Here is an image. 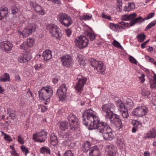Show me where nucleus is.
<instances>
[{"instance_id":"58","label":"nucleus","mask_w":156,"mask_h":156,"mask_svg":"<svg viewBox=\"0 0 156 156\" xmlns=\"http://www.w3.org/2000/svg\"><path fill=\"white\" fill-rule=\"evenodd\" d=\"M117 6L119 7V8H122V0H117Z\"/></svg>"},{"instance_id":"33","label":"nucleus","mask_w":156,"mask_h":156,"mask_svg":"<svg viewBox=\"0 0 156 156\" xmlns=\"http://www.w3.org/2000/svg\"><path fill=\"white\" fill-rule=\"evenodd\" d=\"M121 112L122 115L124 119V120H126V121L128 120L127 118L129 117V115L128 113V109L127 108L125 109L120 111Z\"/></svg>"},{"instance_id":"60","label":"nucleus","mask_w":156,"mask_h":156,"mask_svg":"<svg viewBox=\"0 0 156 156\" xmlns=\"http://www.w3.org/2000/svg\"><path fill=\"white\" fill-rule=\"evenodd\" d=\"M144 77V76L143 74H142L140 76H139L138 77L139 78L142 83H143L145 81Z\"/></svg>"},{"instance_id":"41","label":"nucleus","mask_w":156,"mask_h":156,"mask_svg":"<svg viewBox=\"0 0 156 156\" xmlns=\"http://www.w3.org/2000/svg\"><path fill=\"white\" fill-rule=\"evenodd\" d=\"M92 15L91 14H87L86 15H84L82 16L81 19L82 20H89L92 18Z\"/></svg>"},{"instance_id":"23","label":"nucleus","mask_w":156,"mask_h":156,"mask_svg":"<svg viewBox=\"0 0 156 156\" xmlns=\"http://www.w3.org/2000/svg\"><path fill=\"white\" fill-rule=\"evenodd\" d=\"M73 23L72 19L70 16L68 15L61 24L66 27H68L72 25Z\"/></svg>"},{"instance_id":"55","label":"nucleus","mask_w":156,"mask_h":156,"mask_svg":"<svg viewBox=\"0 0 156 156\" xmlns=\"http://www.w3.org/2000/svg\"><path fill=\"white\" fill-rule=\"evenodd\" d=\"M18 142L21 144H23L24 143V140L23 138L20 135L18 136Z\"/></svg>"},{"instance_id":"12","label":"nucleus","mask_w":156,"mask_h":156,"mask_svg":"<svg viewBox=\"0 0 156 156\" xmlns=\"http://www.w3.org/2000/svg\"><path fill=\"white\" fill-rule=\"evenodd\" d=\"M47 134L46 132L41 130L34 133L33 135V140L35 141L41 143L44 142L47 138Z\"/></svg>"},{"instance_id":"7","label":"nucleus","mask_w":156,"mask_h":156,"mask_svg":"<svg viewBox=\"0 0 156 156\" xmlns=\"http://www.w3.org/2000/svg\"><path fill=\"white\" fill-rule=\"evenodd\" d=\"M47 29L51 34L52 37H55L57 39H59L62 36L60 29L54 24H48Z\"/></svg>"},{"instance_id":"16","label":"nucleus","mask_w":156,"mask_h":156,"mask_svg":"<svg viewBox=\"0 0 156 156\" xmlns=\"http://www.w3.org/2000/svg\"><path fill=\"white\" fill-rule=\"evenodd\" d=\"M35 41L34 39L30 38L24 42L20 46V48L21 49L26 50L32 47L34 45Z\"/></svg>"},{"instance_id":"51","label":"nucleus","mask_w":156,"mask_h":156,"mask_svg":"<svg viewBox=\"0 0 156 156\" xmlns=\"http://www.w3.org/2000/svg\"><path fill=\"white\" fill-rule=\"evenodd\" d=\"M101 17L105 19H106L110 20H111V17L108 15H106L103 13H102L101 14Z\"/></svg>"},{"instance_id":"14","label":"nucleus","mask_w":156,"mask_h":156,"mask_svg":"<svg viewBox=\"0 0 156 156\" xmlns=\"http://www.w3.org/2000/svg\"><path fill=\"white\" fill-rule=\"evenodd\" d=\"M148 111V108L145 105L139 106L134 110L133 114L136 116L142 117L145 116Z\"/></svg>"},{"instance_id":"52","label":"nucleus","mask_w":156,"mask_h":156,"mask_svg":"<svg viewBox=\"0 0 156 156\" xmlns=\"http://www.w3.org/2000/svg\"><path fill=\"white\" fill-rule=\"evenodd\" d=\"M129 61L133 63L136 64L138 62L136 59L132 56H129Z\"/></svg>"},{"instance_id":"9","label":"nucleus","mask_w":156,"mask_h":156,"mask_svg":"<svg viewBox=\"0 0 156 156\" xmlns=\"http://www.w3.org/2000/svg\"><path fill=\"white\" fill-rule=\"evenodd\" d=\"M67 119L70 125V129L73 131L77 129L79 127V119L76 116L70 114L67 117Z\"/></svg>"},{"instance_id":"48","label":"nucleus","mask_w":156,"mask_h":156,"mask_svg":"<svg viewBox=\"0 0 156 156\" xmlns=\"http://www.w3.org/2000/svg\"><path fill=\"white\" fill-rule=\"evenodd\" d=\"M63 156H74V154L71 150H69L65 152Z\"/></svg>"},{"instance_id":"61","label":"nucleus","mask_w":156,"mask_h":156,"mask_svg":"<svg viewBox=\"0 0 156 156\" xmlns=\"http://www.w3.org/2000/svg\"><path fill=\"white\" fill-rule=\"evenodd\" d=\"M115 24L112 23H110L108 24L109 27L111 30H112L114 28V26H115Z\"/></svg>"},{"instance_id":"62","label":"nucleus","mask_w":156,"mask_h":156,"mask_svg":"<svg viewBox=\"0 0 156 156\" xmlns=\"http://www.w3.org/2000/svg\"><path fill=\"white\" fill-rule=\"evenodd\" d=\"M10 153L12 156H19L18 154L16 152V150L10 151Z\"/></svg>"},{"instance_id":"26","label":"nucleus","mask_w":156,"mask_h":156,"mask_svg":"<svg viewBox=\"0 0 156 156\" xmlns=\"http://www.w3.org/2000/svg\"><path fill=\"white\" fill-rule=\"evenodd\" d=\"M68 16L66 13H60L57 15V19L61 24Z\"/></svg>"},{"instance_id":"50","label":"nucleus","mask_w":156,"mask_h":156,"mask_svg":"<svg viewBox=\"0 0 156 156\" xmlns=\"http://www.w3.org/2000/svg\"><path fill=\"white\" fill-rule=\"evenodd\" d=\"M154 13H149L146 17L145 19H144L142 20L140 22V23H142L144 21V20H148L150 19L154 16Z\"/></svg>"},{"instance_id":"20","label":"nucleus","mask_w":156,"mask_h":156,"mask_svg":"<svg viewBox=\"0 0 156 156\" xmlns=\"http://www.w3.org/2000/svg\"><path fill=\"white\" fill-rule=\"evenodd\" d=\"M156 137V129L154 128H152L150 129L145 134V139L155 138Z\"/></svg>"},{"instance_id":"39","label":"nucleus","mask_w":156,"mask_h":156,"mask_svg":"<svg viewBox=\"0 0 156 156\" xmlns=\"http://www.w3.org/2000/svg\"><path fill=\"white\" fill-rule=\"evenodd\" d=\"M83 59V56L81 55L78 56L77 60L81 66H84L85 65V62Z\"/></svg>"},{"instance_id":"22","label":"nucleus","mask_w":156,"mask_h":156,"mask_svg":"<svg viewBox=\"0 0 156 156\" xmlns=\"http://www.w3.org/2000/svg\"><path fill=\"white\" fill-rule=\"evenodd\" d=\"M42 56L44 61L49 60L52 58L51 51L49 50H47L43 52Z\"/></svg>"},{"instance_id":"53","label":"nucleus","mask_w":156,"mask_h":156,"mask_svg":"<svg viewBox=\"0 0 156 156\" xmlns=\"http://www.w3.org/2000/svg\"><path fill=\"white\" fill-rule=\"evenodd\" d=\"M156 22L154 21H153L150 23L147 26L146 28L147 29H150L155 25Z\"/></svg>"},{"instance_id":"27","label":"nucleus","mask_w":156,"mask_h":156,"mask_svg":"<svg viewBox=\"0 0 156 156\" xmlns=\"http://www.w3.org/2000/svg\"><path fill=\"white\" fill-rule=\"evenodd\" d=\"M69 127V124L66 121H62L59 122V128L62 131H65Z\"/></svg>"},{"instance_id":"32","label":"nucleus","mask_w":156,"mask_h":156,"mask_svg":"<svg viewBox=\"0 0 156 156\" xmlns=\"http://www.w3.org/2000/svg\"><path fill=\"white\" fill-rule=\"evenodd\" d=\"M8 12V9L6 7L1 8L0 10V16L4 17L7 16Z\"/></svg>"},{"instance_id":"43","label":"nucleus","mask_w":156,"mask_h":156,"mask_svg":"<svg viewBox=\"0 0 156 156\" xmlns=\"http://www.w3.org/2000/svg\"><path fill=\"white\" fill-rule=\"evenodd\" d=\"M141 94L145 98H147L149 97L150 93L148 90H144L142 91Z\"/></svg>"},{"instance_id":"17","label":"nucleus","mask_w":156,"mask_h":156,"mask_svg":"<svg viewBox=\"0 0 156 156\" xmlns=\"http://www.w3.org/2000/svg\"><path fill=\"white\" fill-rule=\"evenodd\" d=\"M12 44L8 41H5L0 43V48L6 51H9L12 50Z\"/></svg>"},{"instance_id":"1","label":"nucleus","mask_w":156,"mask_h":156,"mask_svg":"<svg viewBox=\"0 0 156 156\" xmlns=\"http://www.w3.org/2000/svg\"><path fill=\"white\" fill-rule=\"evenodd\" d=\"M97 122H95L94 126L89 128L90 130L96 129L98 131L101 133L104 139L112 140L115 137L112 130L106 122H101L99 119Z\"/></svg>"},{"instance_id":"28","label":"nucleus","mask_w":156,"mask_h":156,"mask_svg":"<svg viewBox=\"0 0 156 156\" xmlns=\"http://www.w3.org/2000/svg\"><path fill=\"white\" fill-rule=\"evenodd\" d=\"M51 143L53 146L57 145L58 144V140L57 137L54 133H52L50 137Z\"/></svg>"},{"instance_id":"40","label":"nucleus","mask_w":156,"mask_h":156,"mask_svg":"<svg viewBox=\"0 0 156 156\" xmlns=\"http://www.w3.org/2000/svg\"><path fill=\"white\" fill-rule=\"evenodd\" d=\"M40 152L43 154L47 153L50 154V149L47 147H41L40 149Z\"/></svg>"},{"instance_id":"8","label":"nucleus","mask_w":156,"mask_h":156,"mask_svg":"<svg viewBox=\"0 0 156 156\" xmlns=\"http://www.w3.org/2000/svg\"><path fill=\"white\" fill-rule=\"evenodd\" d=\"M74 42L76 46L78 48H83L88 45V40L84 36H80L75 39Z\"/></svg>"},{"instance_id":"57","label":"nucleus","mask_w":156,"mask_h":156,"mask_svg":"<svg viewBox=\"0 0 156 156\" xmlns=\"http://www.w3.org/2000/svg\"><path fill=\"white\" fill-rule=\"evenodd\" d=\"M34 67L35 70H39L42 67V66L41 64H36L35 65Z\"/></svg>"},{"instance_id":"13","label":"nucleus","mask_w":156,"mask_h":156,"mask_svg":"<svg viewBox=\"0 0 156 156\" xmlns=\"http://www.w3.org/2000/svg\"><path fill=\"white\" fill-rule=\"evenodd\" d=\"M62 65L66 67L69 68L73 63V60L69 55H64L60 57Z\"/></svg>"},{"instance_id":"34","label":"nucleus","mask_w":156,"mask_h":156,"mask_svg":"<svg viewBox=\"0 0 156 156\" xmlns=\"http://www.w3.org/2000/svg\"><path fill=\"white\" fill-rule=\"evenodd\" d=\"M119 22L117 24H115V25L114 26L113 31L116 32H120L122 31L121 29H124V28L122 26H120Z\"/></svg>"},{"instance_id":"63","label":"nucleus","mask_w":156,"mask_h":156,"mask_svg":"<svg viewBox=\"0 0 156 156\" xmlns=\"http://www.w3.org/2000/svg\"><path fill=\"white\" fill-rule=\"evenodd\" d=\"M66 34L68 37L70 36L71 34V31L70 30L68 29L66 30Z\"/></svg>"},{"instance_id":"44","label":"nucleus","mask_w":156,"mask_h":156,"mask_svg":"<svg viewBox=\"0 0 156 156\" xmlns=\"http://www.w3.org/2000/svg\"><path fill=\"white\" fill-rule=\"evenodd\" d=\"M119 24L120 25V26H122L123 28V27L126 28H129L130 27H131V26L130 21L129 23L121 21L119 22Z\"/></svg>"},{"instance_id":"4","label":"nucleus","mask_w":156,"mask_h":156,"mask_svg":"<svg viewBox=\"0 0 156 156\" xmlns=\"http://www.w3.org/2000/svg\"><path fill=\"white\" fill-rule=\"evenodd\" d=\"M52 87L50 86L43 87L38 92L39 98L41 100L46 101L53 94Z\"/></svg>"},{"instance_id":"25","label":"nucleus","mask_w":156,"mask_h":156,"mask_svg":"<svg viewBox=\"0 0 156 156\" xmlns=\"http://www.w3.org/2000/svg\"><path fill=\"white\" fill-rule=\"evenodd\" d=\"M115 105L119 111L124 110L126 108V107L124 103L121 100L119 99L115 102Z\"/></svg>"},{"instance_id":"36","label":"nucleus","mask_w":156,"mask_h":156,"mask_svg":"<svg viewBox=\"0 0 156 156\" xmlns=\"http://www.w3.org/2000/svg\"><path fill=\"white\" fill-rule=\"evenodd\" d=\"M131 123L134 127L137 129L140 128L141 127V123L137 120H133L131 121Z\"/></svg>"},{"instance_id":"21","label":"nucleus","mask_w":156,"mask_h":156,"mask_svg":"<svg viewBox=\"0 0 156 156\" xmlns=\"http://www.w3.org/2000/svg\"><path fill=\"white\" fill-rule=\"evenodd\" d=\"M107 147L108 151L106 156H115L117 151L116 147L112 145H108Z\"/></svg>"},{"instance_id":"47","label":"nucleus","mask_w":156,"mask_h":156,"mask_svg":"<svg viewBox=\"0 0 156 156\" xmlns=\"http://www.w3.org/2000/svg\"><path fill=\"white\" fill-rule=\"evenodd\" d=\"M2 133L5 136L4 138L7 141L9 142L11 141L12 140V139L11 137L9 136V135H7L6 133H4L3 132H2Z\"/></svg>"},{"instance_id":"49","label":"nucleus","mask_w":156,"mask_h":156,"mask_svg":"<svg viewBox=\"0 0 156 156\" xmlns=\"http://www.w3.org/2000/svg\"><path fill=\"white\" fill-rule=\"evenodd\" d=\"M116 143L119 146L123 147L124 146L123 141L120 138H118L117 139Z\"/></svg>"},{"instance_id":"56","label":"nucleus","mask_w":156,"mask_h":156,"mask_svg":"<svg viewBox=\"0 0 156 156\" xmlns=\"http://www.w3.org/2000/svg\"><path fill=\"white\" fill-rule=\"evenodd\" d=\"M23 55V54L22 55L20 56L18 58V61L20 63H24L25 62H26L24 60Z\"/></svg>"},{"instance_id":"5","label":"nucleus","mask_w":156,"mask_h":156,"mask_svg":"<svg viewBox=\"0 0 156 156\" xmlns=\"http://www.w3.org/2000/svg\"><path fill=\"white\" fill-rule=\"evenodd\" d=\"M36 26L35 24L33 22H28V24L24 28L23 30L21 32L18 31L19 34L22 35L23 37H26L29 36L36 30Z\"/></svg>"},{"instance_id":"24","label":"nucleus","mask_w":156,"mask_h":156,"mask_svg":"<svg viewBox=\"0 0 156 156\" xmlns=\"http://www.w3.org/2000/svg\"><path fill=\"white\" fill-rule=\"evenodd\" d=\"M136 16V14L135 13H133L129 15H125L122 16L121 19L122 20L127 21L131 20L134 19Z\"/></svg>"},{"instance_id":"54","label":"nucleus","mask_w":156,"mask_h":156,"mask_svg":"<svg viewBox=\"0 0 156 156\" xmlns=\"http://www.w3.org/2000/svg\"><path fill=\"white\" fill-rule=\"evenodd\" d=\"M128 6L130 10L133 9L135 8V5L133 2H129L128 4Z\"/></svg>"},{"instance_id":"15","label":"nucleus","mask_w":156,"mask_h":156,"mask_svg":"<svg viewBox=\"0 0 156 156\" xmlns=\"http://www.w3.org/2000/svg\"><path fill=\"white\" fill-rule=\"evenodd\" d=\"M67 89L65 84H62L58 89L56 94L60 100H63L66 99Z\"/></svg>"},{"instance_id":"6","label":"nucleus","mask_w":156,"mask_h":156,"mask_svg":"<svg viewBox=\"0 0 156 156\" xmlns=\"http://www.w3.org/2000/svg\"><path fill=\"white\" fill-rule=\"evenodd\" d=\"M101 108L106 119H110L113 114L115 107L113 103H109L102 105Z\"/></svg>"},{"instance_id":"42","label":"nucleus","mask_w":156,"mask_h":156,"mask_svg":"<svg viewBox=\"0 0 156 156\" xmlns=\"http://www.w3.org/2000/svg\"><path fill=\"white\" fill-rule=\"evenodd\" d=\"M112 44L115 47L121 49H123V47L120 44L115 40L113 41Z\"/></svg>"},{"instance_id":"18","label":"nucleus","mask_w":156,"mask_h":156,"mask_svg":"<svg viewBox=\"0 0 156 156\" xmlns=\"http://www.w3.org/2000/svg\"><path fill=\"white\" fill-rule=\"evenodd\" d=\"M85 34L89 37L91 41H93L95 38V35L92 29L88 27H86L84 28Z\"/></svg>"},{"instance_id":"35","label":"nucleus","mask_w":156,"mask_h":156,"mask_svg":"<svg viewBox=\"0 0 156 156\" xmlns=\"http://www.w3.org/2000/svg\"><path fill=\"white\" fill-rule=\"evenodd\" d=\"M142 19V17L140 16L134 19H133V20H132L130 21L131 26H133L138 23H141L140 22L142 20H141Z\"/></svg>"},{"instance_id":"11","label":"nucleus","mask_w":156,"mask_h":156,"mask_svg":"<svg viewBox=\"0 0 156 156\" xmlns=\"http://www.w3.org/2000/svg\"><path fill=\"white\" fill-rule=\"evenodd\" d=\"M77 80L75 88L77 93L80 94L83 91V86L86 82L87 79L83 76H79L77 78Z\"/></svg>"},{"instance_id":"37","label":"nucleus","mask_w":156,"mask_h":156,"mask_svg":"<svg viewBox=\"0 0 156 156\" xmlns=\"http://www.w3.org/2000/svg\"><path fill=\"white\" fill-rule=\"evenodd\" d=\"M22 54L26 62H28L31 59V56L29 53L26 52Z\"/></svg>"},{"instance_id":"10","label":"nucleus","mask_w":156,"mask_h":156,"mask_svg":"<svg viewBox=\"0 0 156 156\" xmlns=\"http://www.w3.org/2000/svg\"><path fill=\"white\" fill-rule=\"evenodd\" d=\"M106 119L109 120L111 124L113 126H115L118 129H120L122 127V121L118 115L113 113L111 118Z\"/></svg>"},{"instance_id":"30","label":"nucleus","mask_w":156,"mask_h":156,"mask_svg":"<svg viewBox=\"0 0 156 156\" xmlns=\"http://www.w3.org/2000/svg\"><path fill=\"white\" fill-rule=\"evenodd\" d=\"M10 80V76L7 73H5L3 76L0 77V81L1 82H9Z\"/></svg>"},{"instance_id":"29","label":"nucleus","mask_w":156,"mask_h":156,"mask_svg":"<svg viewBox=\"0 0 156 156\" xmlns=\"http://www.w3.org/2000/svg\"><path fill=\"white\" fill-rule=\"evenodd\" d=\"M35 11L38 14L44 15L45 14V12L43 9L39 5H37L34 7Z\"/></svg>"},{"instance_id":"2","label":"nucleus","mask_w":156,"mask_h":156,"mask_svg":"<svg viewBox=\"0 0 156 156\" xmlns=\"http://www.w3.org/2000/svg\"><path fill=\"white\" fill-rule=\"evenodd\" d=\"M83 123L86 126H89V128L94 126L95 122L99 119L95 111L91 109L85 111L83 115Z\"/></svg>"},{"instance_id":"59","label":"nucleus","mask_w":156,"mask_h":156,"mask_svg":"<svg viewBox=\"0 0 156 156\" xmlns=\"http://www.w3.org/2000/svg\"><path fill=\"white\" fill-rule=\"evenodd\" d=\"M48 1H50L53 3H55L58 4H59L61 3V1L60 0H47Z\"/></svg>"},{"instance_id":"38","label":"nucleus","mask_w":156,"mask_h":156,"mask_svg":"<svg viewBox=\"0 0 156 156\" xmlns=\"http://www.w3.org/2000/svg\"><path fill=\"white\" fill-rule=\"evenodd\" d=\"M145 35L142 33L139 34L136 36V38L139 42H143L145 39Z\"/></svg>"},{"instance_id":"3","label":"nucleus","mask_w":156,"mask_h":156,"mask_svg":"<svg viewBox=\"0 0 156 156\" xmlns=\"http://www.w3.org/2000/svg\"><path fill=\"white\" fill-rule=\"evenodd\" d=\"M89 62L90 65L94 68L96 72L102 74L105 73V67L102 62L93 58L90 59Z\"/></svg>"},{"instance_id":"45","label":"nucleus","mask_w":156,"mask_h":156,"mask_svg":"<svg viewBox=\"0 0 156 156\" xmlns=\"http://www.w3.org/2000/svg\"><path fill=\"white\" fill-rule=\"evenodd\" d=\"M22 152L24 153L25 155H26L29 153V151L28 148L26 147L24 145H22L20 147Z\"/></svg>"},{"instance_id":"46","label":"nucleus","mask_w":156,"mask_h":156,"mask_svg":"<svg viewBox=\"0 0 156 156\" xmlns=\"http://www.w3.org/2000/svg\"><path fill=\"white\" fill-rule=\"evenodd\" d=\"M126 108H127L129 109H131L133 105V102L131 100H129V101L126 102Z\"/></svg>"},{"instance_id":"64","label":"nucleus","mask_w":156,"mask_h":156,"mask_svg":"<svg viewBox=\"0 0 156 156\" xmlns=\"http://www.w3.org/2000/svg\"><path fill=\"white\" fill-rule=\"evenodd\" d=\"M15 79L16 81L19 82L20 80V77L19 75H16L15 76Z\"/></svg>"},{"instance_id":"19","label":"nucleus","mask_w":156,"mask_h":156,"mask_svg":"<svg viewBox=\"0 0 156 156\" xmlns=\"http://www.w3.org/2000/svg\"><path fill=\"white\" fill-rule=\"evenodd\" d=\"M89 154L90 156H101L98 147L96 146L90 148Z\"/></svg>"},{"instance_id":"31","label":"nucleus","mask_w":156,"mask_h":156,"mask_svg":"<svg viewBox=\"0 0 156 156\" xmlns=\"http://www.w3.org/2000/svg\"><path fill=\"white\" fill-rule=\"evenodd\" d=\"M90 144L88 141H85L83 146L82 150L84 152H86L90 150Z\"/></svg>"}]
</instances>
